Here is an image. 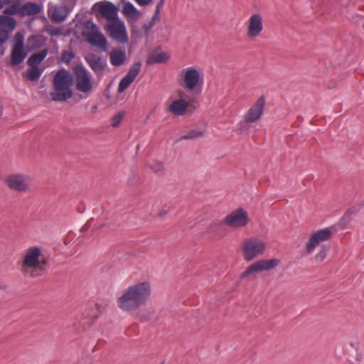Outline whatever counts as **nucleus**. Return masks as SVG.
I'll list each match as a JSON object with an SVG mask.
<instances>
[{"label":"nucleus","instance_id":"nucleus-1","mask_svg":"<svg viewBox=\"0 0 364 364\" xmlns=\"http://www.w3.org/2000/svg\"><path fill=\"white\" fill-rule=\"evenodd\" d=\"M151 282H136L125 289L117 299V305L123 312L132 313L145 305L151 295Z\"/></svg>","mask_w":364,"mask_h":364},{"label":"nucleus","instance_id":"nucleus-2","mask_svg":"<svg viewBox=\"0 0 364 364\" xmlns=\"http://www.w3.org/2000/svg\"><path fill=\"white\" fill-rule=\"evenodd\" d=\"M73 82V76L65 68L59 70L53 77V90L50 95L53 101L65 102L73 96L70 88Z\"/></svg>","mask_w":364,"mask_h":364},{"label":"nucleus","instance_id":"nucleus-3","mask_svg":"<svg viewBox=\"0 0 364 364\" xmlns=\"http://www.w3.org/2000/svg\"><path fill=\"white\" fill-rule=\"evenodd\" d=\"M181 86L196 95L202 92L204 85V73L197 67L191 66L183 69L178 75Z\"/></svg>","mask_w":364,"mask_h":364},{"label":"nucleus","instance_id":"nucleus-4","mask_svg":"<svg viewBox=\"0 0 364 364\" xmlns=\"http://www.w3.org/2000/svg\"><path fill=\"white\" fill-rule=\"evenodd\" d=\"M73 73L76 90L87 96L92 90V75L82 64L75 65Z\"/></svg>","mask_w":364,"mask_h":364},{"label":"nucleus","instance_id":"nucleus-5","mask_svg":"<svg viewBox=\"0 0 364 364\" xmlns=\"http://www.w3.org/2000/svg\"><path fill=\"white\" fill-rule=\"evenodd\" d=\"M247 224V213L242 208L237 209L228 215L223 220L213 223L210 227V231L219 233L220 228L224 225L232 228H240L245 226Z\"/></svg>","mask_w":364,"mask_h":364},{"label":"nucleus","instance_id":"nucleus-6","mask_svg":"<svg viewBox=\"0 0 364 364\" xmlns=\"http://www.w3.org/2000/svg\"><path fill=\"white\" fill-rule=\"evenodd\" d=\"M336 232L334 226L328 227L313 232L306 244V250H313L323 242L328 241Z\"/></svg>","mask_w":364,"mask_h":364},{"label":"nucleus","instance_id":"nucleus-7","mask_svg":"<svg viewBox=\"0 0 364 364\" xmlns=\"http://www.w3.org/2000/svg\"><path fill=\"white\" fill-rule=\"evenodd\" d=\"M41 252H26L21 264V270L27 274L30 269L38 267L40 264H46L48 258L41 254Z\"/></svg>","mask_w":364,"mask_h":364},{"label":"nucleus","instance_id":"nucleus-8","mask_svg":"<svg viewBox=\"0 0 364 364\" xmlns=\"http://www.w3.org/2000/svg\"><path fill=\"white\" fill-rule=\"evenodd\" d=\"M280 261L278 259L272 258L269 259H263L254 262L242 274V279L248 277L253 273H258L262 271H268L277 267Z\"/></svg>","mask_w":364,"mask_h":364},{"label":"nucleus","instance_id":"nucleus-9","mask_svg":"<svg viewBox=\"0 0 364 364\" xmlns=\"http://www.w3.org/2000/svg\"><path fill=\"white\" fill-rule=\"evenodd\" d=\"M247 37L255 39L258 37L264 29L263 18L260 14H252L246 21Z\"/></svg>","mask_w":364,"mask_h":364},{"label":"nucleus","instance_id":"nucleus-10","mask_svg":"<svg viewBox=\"0 0 364 364\" xmlns=\"http://www.w3.org/2000/svg\"><path fill=\"white\" fill-rule=\"evenodd\" d=\"M265 105V98L262 96L257 101L248 109L245 115V121L241 122V127H245L246 124L252 123L259 120L264 112Z\"/></svg>","mask_w":364,"mask_h":364},{"label":"nucleus","instance_id":"nucleus-11","mask_svg":"<svg viewBox=\"0 0 364 364\" xmlns=\"http://www.w3.org/2000/svg\"><path fill=\"white\" fill-rule=\"evenodd\" d=\"M16 40L11 54V65H16L22 63L27 55L24 50V39L22 34L17 33L15 35Z\"/></svg>","mask_w":364,"mask_h":364},{"label":"nucleus","instance_id":"nucleus-12","mask_svg":"<svg viewBox=\"0 0 364 364\" xmlns=\"http://www.w3.org/2000/svg\"><path fill=\"white\" fill-rule=\"evenodd\" d=\"M6 182L11 189L26 191L29 189L31 178L26 175L12 174L6 177Z\"/></svg>","mask_w":364,"mask_h":364},{"label":"nucleus","instance_id":"nucleus-13","mask_svg":"<svg viewBox=\"0 0 364 364\" xmlns=\"http://www.w3.org/2000/svg\"><path fill=\"white\" fill-rule=\"evenodd\" d=\"M107 30L110 36L115 41L120 43H125L128 41V37L123 22L115 20L112 23H107Z\"/></svg>","mask_w":364,"mask_h":364},{"label":"nucleus","instance_id":"nucleus-14","mask_svg":"<svg viewBox=\"0 0 364 364\" xmlns=\"http://www.w3.org/2000/svg\"><path fill=\"white\" fill-rule=\"evenodd\" d=\"M75 6L68 4L61 6H53L48 9V16L55 22H63Z\"/></svg>","mask_w":364,"mask_h":364},{"label":"nucleus","instance_id":"nucleus-15","mask_svg":"<svg viewBox=\"0 0 364 364\" xmlns=\"http://www.w3.org/2000/svg\"><path fill=\"white\" fill-rule=\"evenodd\" d=\"M141 68L139 62L135 63L127 73L122 78L118 85V92H123L133 82Z\"/></svg>","mask_w":364,"mask_h":364},{"label":"nucleus","instance_id":"nucleus-16","mask_svg":"<svg viewBox=\"0 0 364 364\" xmlns=\"http://www.w3.org/2000/svg\"><path fill=\"white\" fill-rule=\"evenodd\" d=\"M267 247L265 241L260 237H249L242 242V250H264Z\"/></svg>","mask_w":364,"mask_h":364},{"label":"nucleus","instance_id":"nucleus-17","mask_svg":"<svg viewBox=\"0 0 364 364\" xmlns=\"http://www.w3.org/2000/svg\"><path fill=\"white\" fill-rule=\"evenodd\" d=\"M189 107V102L184 99L173 101L168 107V111L176 116L183 115Z\"/></svg>","mask_w":364,"mask_h":364},{"label":"nucleus","instance_id":"nucleus-18","mask_svg":"<svg viewBox=\"0 0 364 364\" xmlns=\"http://www.w3.org/2000/svg\"><path fill=\"white\" fill-rule=\"evenodd\" d=\"M109 57L111 65L114 67L122 65L127 60L124 49L120 48L112 49L109 53Z\"/></svg>","mask_w":364,"mask_h":364},{"label":"nucleus","instance_id":"nucleus-19","mask_svg":"<svg viewBox=\"0 0 364 364\" xmlns=\"http://www.w3.org/2000/svg\"><path fill=\"white\" fill-rule=\"evenodd\" d=\"M87 41L92 46L105 50L107 46V41L104 35L100 32H92L87 36Z\"/></svg>","mask_w":364,"mask_h":364},{"label":"nucleus","instance_id":"nucleus-20","mask_svg":"<svg viewBox=\"0 0 364 364\" xmlns=\"http://www.w3.org/2000/svg\"><path fill=\"white\" fill-rule=\"evenodd\" d=\"M86 62L90 68L96 73L99 74L104 71L106 68V61L103 60L101 57L92 55L85 58Z\"/></svg>","mask_w":364,"mask_h":364},{"label":"nucleus","instance_id":"nucleus-21","mask_svg":"<svg viewBox=\"0 0 364 364\" xmlns=\"http://www.w3.org/2000/svg\"><path fill=\"white\" fill-rule=\"evenodd\" d=\"M102 16L108 20H117V10L115 6L110 2H105L100 8Z\"/></svg>","mask_w":364,"mask_h":364},{"label":"nucleus","instance_id":"nucleus-22","mask_svg":"<svg viewBox=\"0 0 364 364\" xmlns=\"http://www.w3.org/2000/svg\"><path fill=\"white\" fill-rule=\"evenodd\" d=\"M42 7L35 2H27L21 6V16H32L38 14Z\"/></svg>","mask_w":364,"mask_h":364},{"label":"nucleus","instance_id":"nucleus-23","mask_svg":"<svg viewBox=\"0 0 364 364\" xmlns=\"http://www.w3.org/2000/svg\"><path fill=\"white\" fill-rule=\"evenodd\" d=\"M16 26V21L14 18L0 16V33H9L12 31Z\"/></svg>","mask_w":364,"mask_h":364},{"label":"nucleus","instance_id":"nucleus-24","mask_svg":"<svg viewBox=\"0 0 364 364\" xmlns=\"http://www.w3.org/2000/svg\"><path fill=\"white\" fill-rule=\"evenodd\" d=\"M169 58V55L164 52H154L149 55L146 63L149 65L165 63Z\"/></svg>","mask_w":364,"mask_h":364},{"label":"nucleus","instance_id":"nucleus-25","mask_svg":"<svg viewBox=\"0 0 364 364\" xmlns=\"http://www.w3.org/2000/svg\"><path fill=\"white\" fill-rule=\"evenodd\" d=\"M48 50L43 49L38 53H33L30 55L27 60V63L29 66H37L40 64L47 56Z\"/></svg>","mask_w":364,"mask_h":364},{"label":"nucleus","instance_id":"nucleus-26","mask_svg":"<svg viewBox=\"0 0 364 364\" xmlns=\"http://www.w3.org/2000/svg\"><path fill=\"white\" fill-rule=\"evenodd\" d=\"M43 45V37L39 35H33L30 36L27 41L28 50H32L39 48Z\"/></svg>","mask_w":364,"mask_h":364},{"label":"nucleus","instance_id":"nucleus-27","mask_svg":"<svg viewBox=\"0 0 364 364\" xmlns=\"http://www.w3.org/2000/svg\"><path fill=\"white\" fill-rule=\"evenodd\" d=\"M43 70L38 66H31L26 72V77L31 81H37L41 76Z\"/></svg>","mask_w":364,"mask_h":364},{"label":"nucleus","instance_id":"nucleus-28","mask_svg":"<svg viewBox=\"0 0 364 364\" xmlns=\"http://www.w3.org/2000/svg\"><path fill=\"white\" fill-rule=\"evenodd\" d=\"M124 13L127 16L132 18H137L139 15V11L136 7L131 3H127L124 6Z\"/></svg>","mask_w":364,"mask_h":364},{"label":"nucleus","instance_id":"nucleus-29","mask_svg":"<svg viewBox=\"0 0 364 364\" xmlns=\"http://www.w3.org/2000/svg\"><path fill=\"white\" fill-rule=\"evenodd\" d=\"M45 31L50 36H58L62 34L63 29L60 27L49 25L46 27Z\"/></svg>","mask_w":364,"mask_h":364},{"label":"nucleus","instance_id":"nucleus-30","mask_svg":"<svg viewBox=\"0 0 364 364\" xmlns=\"http://www.w3.org/2000/svg\"><path fill=\"white\" fill-rule=\"evenodd\" d=\"M4 14L8 15L18 14L21 16V6L17 2H15L4 10Z\"/></svg>","mask_w":364,"mask_h":364},{"label":"nucleus","instance_id":"nucleus-31","mask_svg":"<svg viewBox=\"0 0 364 364\" xmlns=\"http://www.w3.org/2000/svg\"><path fill=\"white\" fill-rule=\"evenodd\" d=\"M202 135H203L202 132H200L199 130L193 129V130L190 131L187 134L182 136L181 139H194L196 137L201 136Z\"/></svg>","mask_w":364,"mask_h":364},{"label":"nucleus","instance_id":"nucleus-32","mask_svg":"<svg viewBox=\"0 0 364 364\" xmlns=\"http://www.w3.org/2000/svg\"><path fill=\"white\" fill-rule=\"evenodd\" d=\"M149 166L151 168L155 173H161L164 170V166L162 163L156 161H154L149 164Z\"/></svg>","mask_w":364,"mask_h":364},{"label":"nucleus","instance_id":"nucleus-33","mask_svg":"<svg viewBox=\"0 0 364 364\" xmlns=\"http://www.w3.org/2000/svg\"><path fill=\"white\" fill-rule=\"evenodd\" d=\"M124 116V114L122 112H118L117 114H116L111 119L112 126L114 127L119 126V124L121 123L122 119H123Z\"/></svg>","mask_w":364,"mask_h":364},{"label":"nucleus","instance_id":"nucleus-34","mask_svg":"<svg viewBox=\"0 0 364 364\" xmlns=\"http://www.w3.org/2000/svg\"><path fill=\"white\" fill-rule=\"evenodd\" d=\"M74 56L75 55L72 51H65L62 55V60L65 63H69L73 60Z\"/></svg>","mask_w":364,"mask_h":364},{"label":"nucleus","instance_id":"nucleus-35","mask_svg":"<svg viewBox=\"0 0 364 364\" xmlns=\"http://www.w3.org/2000/svg\"><path fill=\"white\" fill-rule=\"evenodd\" d=\"M354 211L353 210H348L342 217L341 220L343 221L345 223H348L351 220Z\"/></svg>","mask_w":364,"mask_h":364},{"label":"nucleus","instance_id":"nucleus-36","mask_svg":"<svg viewBox=\"0 0 364 364\" xmlns=\"http://www.w3.org/2000/svg\"><path fill=\"white\" fill-rule=\"evenodd\" d=\"M259 252H244V257L246 260L250 261L257 256Z\"/></svg>","mask_w":364,"mask_h":364},{"label":"nucleus","instance_id":"nucleus-37","mask_svg":"<svg viewBox=\"0 0 364 364\" xmlns=\"http://www.w3.org/2000/svg\"><path fill=\"white\" fill-rule=\"evenodd\" d=\"M326 257V252H318L316 255L314 256V261L316 262H322Z\"/></svg>","mask_w":364,"mask_h":364},{"label":"nucleus","instance_id":"nucleus-38","mask_svg":"<svg viewBox=\"0 0 364 364\" xmlns=\"http://www.w3.org/2000/svg\"><path fill=\"white\" fill-rule=\"evenodd\" d=\"M9 35L7 33H0V46L7 41Z\"/></svg>","mask_w":364,"mask_h":364},{"label":"nucleus","instance_id":"nucleus-39","mask_svg":"<svg viewBox=\"0 0 364 364\" xmlns=\"http://www.w3.org/2000/svg\"><path fill=\"white\" fill-rule=\"evenodd\" d=\"M92 220V218H90L80 230V232L81 233H83L85 232H86L89 228H90V222Z\"/></svg>","mask_w":364,"mask_h":364},{"label":"nucleus","instance_id":"nucleus-40","mask_svg":"<svg viewBox=\"0 0 364 364\" xmlns=\"http://www.w3.org/2000/svg\"><path fill=\"white\" fill-rule=\"evenodd\" d=\"M140 6H146L149 4L153 0H135Z\"/></svg>","mask_w":364,"mask_h":364},{"label":"nucleus","instance_id":"nucleus-41","mask_svg":"<svg viewBox=\"0 0 364 364\" xmlns=\"http://www.w3.org/2000/svg\"><path fill=\"white\" fill-rule=\"evenodd\" d=\"M159 15H160V10H159V8H156L154 14L152 17L154 18V21L158 20Z\"/></svg>","mask_w":364,"mask_h":364},{"label":"nucleus","instance_id":"nucleus-42","mask_svg":"<svg viewBox=\"0 0 364 364\" xmlns=\"http://www.w3.org/2000/svg\"><path fill=\"white\" fill-rule=\"evenodd\" d=\"M14 0H0V3H1V5L2 6V7L4 6V5H7V4H11Z\"/></svg>","mask_w":364,"mask_h":364},{"label":"nucleus","instance_id":"nucleus-43","mask_svg":"<svg viewBox=\"0 0 364 364\" xmlns=\"http://www.w3.org/2000/svg\"><path fill=\"white\" fill-rule=\"evenodd\" d=\"M155 22H156V21H154V18H152L151 21L149 22L150 26H144V28L146 30L151 28L154 25Z\"/></svg>","mask_w":364,"mask_h":364},{"label":"nucleus","instance_id":"nucleus-44","mask_svg":"<svg viewBox=\"0 0 364 364\" xmlns=\"http://www.w3.org/2000/svg\"><path fill=\"white\" fill-rule=\"evenodd\" d=\"M164 0H161L156 5V8H159V10L161 9L164 6Z\"/></svg>","mask_w":364,"mask_h":364},{"label":"nucleus","instance_id":"nucleus-45","mask_svg":"<svg viewBox=\"0 0 364 364\" xmlns=\"http://www.w3.org/2000/svg\"><path fill=\"white\" fill-rule=\"evenodd\" d=\"M68 5H70V6H75L77 2V0H68Z\"/></svg>","mask_w":364,"mask_h":364},{"label":"nucleus","instance_id":"nucleus-46","mask_svg":"<svg viewBox=\"0 0 364 364\" xmlns=\"http://www.w3.org/2000/svg\"><path fill=\"white\" fill-rule=\"evenodd\" d=\"M350 346L355 348V350H358L359 345L358 343H350Z\"/></svg>","mask_w":364,"mask_h":364},{"label":"nucleus","instance_id":"nucleus-47","mask_svg":"<svg viewBox=\"0 0 364 364\" xmlns=\"http://www.w3.org/2000/svg\"><path fill=\"white\" fill-rule=\"evenodd\" d=\"M27 250H34V251H36V250H40L37 247H33L28 248Z\"/></svg>","mask_w":364,"mask_h":364},{"label":"nucleus","instance_id":"nucleus-48","mask_svg":"<svg viewBox=\"0 0 364 364\" xmlns=\"http://www.w3.org/2000/svg\"><path fill=\"white\" fill-rule=\"evenodd\" d=\"M104 226H105V224H101V225H100L97 226V227H96L94 230H92V231H94V230H97V229H100V228H102V227H104Z\"/></svg>","mask_w":364,"mask_h":364},{"label":"nucleus","instance_id":"nucleus-49","mask_svg":"<svg viewBox=\"0 0 364 364\" xmlns=\"http://www.w3.org/2000/svg\"><path fill=\"white\" fill-rule=\"evenodd\" d=\"M166 211H165V210H163V211H161V212L159 213V215H160L161 217H162V216H164V215H166Z\"/></svg>","mask_w":364,"mask_h":364},{"label":"nucleus","instance_id":"nucleus-50","mask_svg":"<svg viewBox=\"0 0 364 364\" xmlns=\"http://www.w3.org/2000/svg\"><path fill=\"white\" fill-rule=\"evenodd\" d=\"M139 149V146L138 145V146H136V150L138 151Z\"/></svg>","mask_w":364,"mask_h":364}]
</instances>
